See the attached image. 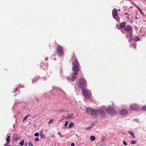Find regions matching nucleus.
<instances>
[{"label": "nucleus", "instance_id": "nucleus-1", "mask_svg": "<svg viewBox=\"0 0 146 146\" xmlns=\"http://www.w3.org/2000/svg\"><path fill=\"white\" fill-rule=\"evenodd\" d=\"M73 65L72 69L75 72L71 74L70 76L67 78V79L68 80H70L72 81H74L76 79V75L78 74V72L79 70V64L77 59H75V60L73 62Z\"/></svg>", "mask_w": 146, "mask_h": 146}, {"label": "nucleus", "instance_id": "nucleus-2", "mask_svg": "<svg viewBox=\"0 0 146 146\" xmlns=\"http://www.w3.org/2000/svg\"><path fill=\"white\" fill-rule=\"evenodd\" d=\"M86 111L87 113H90L92 116L94 117H97L98 115V109L94 110L91 108H87Z\"/></svg>", "mask_w": 146, "mask_h": 146}, {"label": "nucleus", "instance_id": "nucleus-3", "mask_svg": "<svg viewBox=\"0 0 146 146\" xmlns=\"http://www.w3.org/2000/svg\"><path fill=\"white\" fill-rule=\"evenodd\" d=\"M87 85L86 80L83 78H80L78 82V86L80 88H84L86 87Z\"/></svg>", "mask_w": 146, "mask_h": 146}, {"label": "nucleus", "instance_id": "nucleus-4", "mask_svg": "<svg viewBox=\"0 0 146 146\" xmlns=\"http://www.w3.org/2000/svg\"><path fill=\"white\" fill-rule=\"evenodd\" d=\"M82 95L86 98H90L91 95V93L84 88L82 89Z\"/></svg>", "mask_w": 146, "mask_h": 146}, {"label": "nucleus", "instance_id": "nucleus-5", "mask_svg": "<svg viewBox=\"0 0 146 146\" xmlns=\"http://www.w3.org/2000/svg\"><path fill=\"white\" fill-rule=\"evenodd\" d=\"M106 111L108 113L111 115H114L115 114V111L114 108L112 107L108 106Z\"/></svg>", "mask_w": 146, "mask_h": 146}, {"label": "nucleus", "instance_id": "nucleus-6", "mask_svg": "<svg viewBox=\"0 0 146 146\" xmlns=\"http://www.w3.org/2000/svg\"><path fill=\"white\" fill-rule=\"evenodd\" d=\"M57 52L58 55L60 56H61L63 54V50L62 47L60 45H58L56 47Z\"/></svg>", "mask_w": 146, "mask_h": 146}, {"label": "nucleus", "instance_id": "nucleus-7", "mask_svg": "<svg viewBox=\"0 0 146 146\" xmlns=\"http://www.w3.org/2000/svg\"><path fill=\"white\" fill-rule=\"evenodd\" d=\"M112 15L113 17L115 18V17L118 16V11L117 9L115 8L112 11Z\"/></svg>", "mask_w": 146, "mask_h": 146}, {"label": "nucleus", "instance_id": "nucleus-8", "mask_svg": "<svg viewBox=\"0 0 146 146\" xmlns=\"http://www.w3.org/2000/svg\"><path fill=\"white\" fill-rule=\"evenodd\" d=\"M139 107L136 104H133L130 106V109L131 110H135L138 109Z\"/></svg>", "mask_w": 146, "mask_h": 146}, {"label": "nucleus", "instance_id": "nucleus-9", "mask_svg": "<svg viewBox=\"0 0 146 146\" xmlns=\"http://www.w3.org/2000/svg\"><path fill=\"white\" fill-rule=\"evenodd\" d=\"M98 115L99 114L101 117H102L105 114V111L102 109H98Z\"/></svg>", "mask_w": 146, "mask_h": 146}, {"label": "nucleus", "instance_id": "nucleus-10", "mask_svg": "<svg viewBox=\"0 0 146 146\" xmlns=\"http://www.w3.org/2000/svg\"><path fill=\"white\" fill-rule=\"evenodd\" d=\"M124 30L125 31L130 32L129 31H131L132 28L130 26L127 25L125 27Z\"/></svg>", "mask_w": 146, "mask_h": 146}, {"label": "nucleus", "instance_id": "nucleus-11", "mask_svg": "<svg viewBox=\"0 0 146 146\" xmlns=\"http://www.w3.org/2000/svg\"><path fill=\"white\" fill-rule=\"evenodd\" d=\"M120 113L122 114L123 115H127V111L125 109H123L122 110Z\"/></svg>", "mask_w": 146, "mask_h": 146}, {"label": "nucleus", "instance_id": "nucleus-12", "mask_svg": "<svg viewBox=\"0 0 146 146\" xmlns=\"http://www.w3.org/2000/svg\"><path fill=\"white\" fill-rule=\"evenodd\" d=\"M132 31L127 32L126 34V36L127 37H131L132 35Z\"/></svg>", "mask_w": 146, "mask_h": 146}, {"label": "nucleus", "instance_id": "nucleus-13", "mask_svg": "<svg viewBox=\"0 0 146 146\" xmlns=\"http://www.w3.org/2000/svg\"><path fill=\"white\" fill-rule=\"evenodd\" d=\"M126 25V23L125 22L121 23L119 25V28L122 29L125 27Z\"/></svg>", "mask_w": 146, "mask_h": 146}, {"label": "nucleus", "instance_id": "nucleus-14", "mask_svg": "<svg viewBox=\"0 0 146 146\" xmlns=\"http://www.w3.org/2000/svg\"><path fill=\"white\" fill-rule=\"evenodd\" d=\"M40 66L42 69L44 70V68L46 66L44 63L42 62L40 64Z\"/></svg>", "mask_w": 146, "mask_h": 146}, {"label": "nucleus", "instance_id": "nucleus-15", "mask_svg": "<svg viewBox=\"0 0 146 146\" xmlns=\"http://www.w3.org/2000/svg\"><path fill=\"white\" fill-rule=\"evenodd\" d=\"M95 139V137L93 135H91L90 137V140L92 141H94Z\"/></svg>", "mask_w": 146, "mask_h": 146}, {"label": "nucleus", "instance_id": "nucleus-16", "mask_svg": "<svg viewBox=\"0 0 146 146\" xmlns=\"http://www.w3.org/2000/svg\"><path fill=\"white\" fill-rule=\"evenodd\" d=\"M128 132L130 133L131 135L132 136V137L134 138H135V134H134V133H133V132L132 131H128Z\"/></svg>", "mask_w": 146, "mask_h": 146}, {"label": "nucleus", "instance_id": "nucleus-17", "mask_svg": "<svg viewBox=\"0 0 146 146\" xmlns=\"http://www.w3.org/2000/svg\"><path fill=\"white\" fill-rule=\"evenodd\" d=\"M31 115H28L26 116L25 118H24V119L23 120V121H26L27 119V117H29V116H30Z\"/></svg>", "mask_w": 146, "mask_h": 146}, {"label": "nucleus", "instance_id": "nucleus-18", "mask_svg": "<svg viewBox=\"0 0 146 146\" xmlns=\"http://www.w3.org/2000/svg\"><path fill=\"white\" fill-rule=\"evenodd\" d=\"M74 125V123L71 122L69 125L68 127L69 128H71Z\"/></svg>", "mask_w": 146, "mask_h": 146}, {"label": "nucleus", "instance_id": "nucleus-19", "mask_svg": "<svg viewBox=\"0 0 146 146\" xmlns=\"http://www.w3.org/2000/svg\"><path fill=\"white\" fill-rule=\"evenodd\" d=\"M19 144L21 146L23 145H24V140L23 139L22 141H21V142L19 143Z\"/></svg>", "mask_w": 146, "mask_h": 146}, {"label": "nucleus", "instance_id": "nucleus-20", "mask_svg": "<svg viewBox=\"0 0 146 146\" xmlns=\"http://www.w3.org/2000/svg\"><path fill=\"white\" fill-rule=\"evenodd\" d=\"M10 137L9 136H7L6 139V140L7 142H9L10 141V140L9 139Z\"/></svg>", "mask_w": 146, "mask_h": 146}, {"label": "nucleus", "instance_id": "nucleus-21", "mask_svg": "<svg viewBox=\"0 0 146 146\" xmlns=\"http://www.w3.org/2000/svg\"><path fill=\"white\" fill-rule=\"evenodd\" d=\"M139 38L138 37L136 36L134 38V40L136 41H137L139 40Z\"/></svg>", "mask_w": 146, "mask_h": 146}, {"label": "nucleus", "instance_id": "nucleus-22", "mask_svg": "<svg viewBox=\"0 0 146 146\" xmlns=\"http://www.w3.org/2000/svg\"><path fill=\"white\" fill-rule=\"evenodd\" d=\"M139 10L140 13L141 14L143 15L144 14V13H143V12L141 10V9L140 8H139Z\"/></svg>", "mask_w": 146, "mask_h": 146}, {"label": "nucleus", "instance_id": "nucleus-23", "mask_svg": "<svg viewBox=\"0 0 146 146\" xmlns=\"http://www.w3.org/2000/svg\"><path fill=\"white\" fill-rule=\"evenodd\" d=\"M20 139V138L18 136H17L16 138H15L14 139L15 141H17V140H19Z\"/></svg>", "mask_w": 146, "mask_h": 146}, {"label": "nucleus", "instance_id": "nucleus-24", "mask_svg": "<svg viewBox=\"0 0 146 146\" xmlns=\"http://www.w3.org/2000/svg\"><path fill=\"white\" fill-rule=\"evenodd\" d=\"M132 46L133 47V48L134 49H136V45L134 44H132Z\"/></svg>", "mask_w": 146, "mask_h": 146}, {"label": "nucleus", "instance_id": "nucleus-25", "mask_svg": "<svg viewBox=\"0 0 146 146\" xmlns=\"http://www.w3.org/2000/svg\"><path fill=\"white\" fill-rule=\"evenodd\" d=\"M142 110L146 111V105L145 106H143L142 107Z\"/></svg>", "mask_w": 146, "mask_h": 146}, {"label": "nucleus", "instance_id": "nucleus-26", "mask_svg": "<svg viewBox=\"0 0 146 146\" xmlns=\"http://www.w3.org/2000/svg\"><path fill=\"white\" fill-rule=\"evenodd\" d=\"M128 41H129V43L131 42H132V38H131V37H129V39L128 40Z\"/></svg>", "mask_w": 146, "mask_h": 146}, {"label": "nucleus", "instance_id": "nucleus-27", "mask_svg": "<svg viewBox=\"0 0 146 146\" xmlns=\"http://www.w3.org/2000/svg\"><path fill=\"white\" fill-rule=\"evenodd\" d=\"M136 143V141L134 140H133L131 142V143L132 144H134Z\"/></svg>", "mask_w": 146, "mask_h": 146}, {"label": "nucleus", "instance_id": "nucleus-28", "mask_svg": "<svg viewBox=\"0 0 146 146\" xmlns=\"http://www.w3.org/2000/svg\"><path fill=\"white\" fill-rule=\"evenodd\" d=\"M53 119H51L50 120L48 123V124L50 123H52L53 122Z\"/></svg>", "mask_w": 146, "mask_h": 146}, {"label": "nucleus", "instance_id": "nucleus-29", "mask_svg": "<svg viewBox=\"0 0 146 146\" xmlns=\"http://www.w3.org/2000/svg\"><path fill=\"white\" fill-rule=\"evenodd\" d=\"M39 135V133H35L34 134V136H38Z\"/></svg>", "mask_w": 146, "mask_h": 146}, {"label": "nucleus", "instance_id": "nucleus-30", "mask_svg": "<svg viewBox=\"0 0 146 146\" xmlns=\"http://www.w3.org/2000/svg\"><path fill=\"white\" fill-rule=\"evenodd\" d=\"M58 134L61 137H63V135H61V133L60 132H58Z\"/></svg>", "mask_w": 146, "mask_h": 146}, {"label": "nucleus", "instance_id": "nucleus-31", "mask_svg": "<svg viewBox=\"0 0 146 146\" xmlns=\"http://www.w3.org/2000/svg\"><path fill=\"white\" fill-rule=\"evenodd\" d=\"M123 144L125 145H127V144L126 142L125 141H123Z\"/></svg>", "mask_w": 146, "mask_h": 146}, {"label": "nucleus", "instance_id": "nucleus-32", "mask_svg": "<svg viewBox=\"0 0 146 146\" xmlns=\"http://www.w3.org/2000/svg\"><path fill=\"white\" fill-rule=\"evenodd\" d=\"M35 140L36 141H38L39 140V139L38 137H36L35 139Z\"/></svg>", "mask_w": 146, "mask_h": 146}, {"label": "nucleus", "instance_id": "nucleus-33", "mask_svg": "<svg viewBox=\"0 0 146 146\" xmlns=\"http://www.w3.org/2000/svg\"><path fill=\"white\" fill-rule=\"evenodd\" d=\"M68 125V121H66L65 122V124H64V126H66Z\"/></svg>", "mask_w": 146, "mask_h": 146}, {"label": "nucleus", "instance_id": "nucleus-34", "mask_svg": "<svg viewBox=\"0 0 146 146\" xmlns=\"http://www.w3.org/2000/svg\"><path fill=\"white\" fill-rule=\"evenodd\" d=\"M71 118V117L70 115L69 116L67 117V119H69Z\"/></svg>", "mask_w": 146, "mask_h": 146}, {"label": "nucleus", "instance_id": "nucleus-35", "mask_svg": "<svg viewBox=\"0 0 146 146\" xmlns=\"http://www.w3.org/2000/svg\"><path fill=\"white\" fill-rule=\"evenodd\" d=\"M64 110L63 109L60 110H59V111L60 112H62L64 111Z\"/></svg>", "mask_w": 146, "mask_h": 146}, {"label": "nucleus", "instance_id": "nucleus-36", "mask_svg": "<svg viewBox=\"0 0 146 146\" xmlns=\"http://www.w3.org/2000/svg\"><path fill=\"white\" fill-rule=\"evenodd\" d=\"M74 143H72L71 144V146H74Z\"/></svg>", "mask_w": 146, "mask_h": 146}, {"label": "nucleus", "instance_id": "nucleus-37", "mask_svg": "<svg viewBox=\"0 0 146 146\" xmlns=\"http://www.w3.org/2000/svg\"><path fill=\"white\" fill-rule=\"evenodd\" d=\"M124 14L125 15H129L127 13H125Z\"/></svg>", "mask_w": 146, "mask_h": 146}, {"label": "nucleus", "instance_id": "nucleus-38", "mask_svg": "<svg viewBox=\"0 0 146 146\" xmlns=\"http://www.w3.org/2000/svg\"><path fill=\"white\" fill-rule=\"evenodd\" d=\"M18 89H17V88H16V90H15V92H17V90Z\"/></svg>", "mask_w": 146, "mask_h": 146}, {"label": "nucleus", "instance_id": "nucleus-39", "mask_svg": "<svg viewBox=\"0 0 146 146\" xmlns=\"http://www.w3.org/2000/svg\"><path fill=\"white\" fill-rule=\"evenodd\" d=\"M136 7L139 10V8L138 6H137Z\"/></svg>", "mask_w": 146, "mask_h": 146}, {"label": "nucleus", "instance_id": "nucleus-40", "mask_svg": "<svg viewBox=\"0 0 146 146\" xmlns=\"http://www.w3.org/2000/svg\"><path fill=\"white\" fill-rule=\"evenodd\" d=\"M31 142H29V145H31Z\"/></svg>", "mask_w": 146, "mask_h": 146}, {"label": "nucleus", "instance_id": "nucleus-41", "mask_svg": "<svg viewBox=\"0 0 146 146\" xmlns=\"http://www.w3.org/2000/svg\"><path fill=\"white\" fill-rule=\"evenodd\" d=\"M8 143H5V145H8Z\"/></svg>", "mask_w": 146, "mask_h": 146}, {"label": "nucleus", "instance_id": "nucleus-42", "mask_svg": "<svg viewBox=\"0 0 146 146\" xmlns=\"http://www.w3.org/2000/svg\"><path fill=\"white\" fill-rule=\"evenodd\" d=\"M134 5L135 6V7H137V6L135 4V5Z\"/></svg>", "mask_w": 146, "mask_h": 146}, {"label": "nucleus", "instance_id": "nucleus-43", "mask_svg": "<svg viewBox=\"0 0 146 146\" xmlns=\"http://www.w3.org/2000/svg\"><path fill=\"white\" fill-rule=\"evenodd\" d=\"M31 146H33V145L32 144H31Z\"/></svg>", "mask_w": 146, "mask_h": 146}, {"label": "nucleus", "instance_id": "nucleus-44", "mask_svg": "<svg viewBox=\"0 0 146 146\" xmlns=\"http://www.w3.org/2000/svg\"><path fill=\"white\" fill-rule=\"evenodd\" d=\"M42 135L44 137L45 136V135Z\"/></svg>", "mask_w": 146, "mask_h": 146}, {"label": "nucleus", "instance_id": "nucleus-45", "mask_svg": "<svg viewBox=\"0 0 146 146\" xmlns=\"http://www.w3.org/2000/svg\"><path fill=\"white\" fill-rule=\"evenodd\" d=\"M135 18H136V19H138L137 18V17H136Z\"/></svg>", "mask_w": 146, "mask_h": 146}, {"label": "nucleus", "instance_id": "nucleus-46", "mask_svg": "<svg viewBox=\"0 0 146 146\" xmlns=\"http://www.w3.org/2000/svg\"><path fill=\"white\" fill-rule=\"evenodd\" d=\"M15 136V134L14 135V137Z\"/></svg>", "mask_w": 146, "mask_h": 146}, {"label": "nucleus", "instance_id": "nucleus-47", "mask_svg": "<svg viewBox=\"0 0 146 146\" xmlns=\"http://www.w3.org/2000/svg\"><path fill=\"white\" fill-rule=\"evenodd\" d=\"M9 146H11V145H9Z\"/></svg>", "mask_w": 146, "mask_h": 146}, {"label": "nucleus", "instance_id": "nucleus-48", "mask_svg": "<svg viewBox=\"0 0 146 146\" xmlns=\"http://www.w3.org/2000/svg\"><path fill=\"white\" fill-rule=\"evenodd\" d=\"M146 1V0H145Z\"/></svg>", "mask_w": 146, "mask_h": 146}]
</instances>
